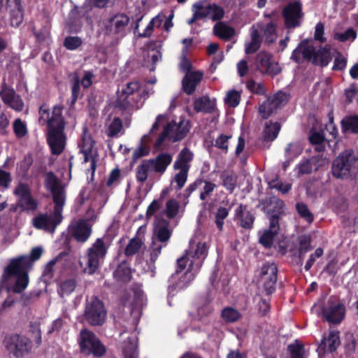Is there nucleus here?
Masks as SVG:
<instances>
[{"label": "nucleus", "instance_id": "56", "mask_svg": "<svg viewBox=\"0 0 358 358\" xmlns=\"http://www.w3.org/2000/svg\"><path fill=\"white\" fill-rule=\"evenodd\" d=\"M83 44V40L79 36H66L63 42L64 47L68 50H75Z\"/></svg>", "mask_w": 358, "mask_h": 358}, {"label": "nucleus", "instance_id": "18", "mask_svg": "<svg viewBox=\"0 0 358 358\" xmlns=\"http://www.w3.org/2000/svg\"><path fill=\"white\" fill-rule=\"evenodd\" d=\"M261 278L264 280L263 287L267 295L275 291L278 267L275 263L267 262L261 268Z\"/></svg>", "mask_w": 358, "mask_h": 358}, {"label": "nucleus", "instance_id": "19", "mask_svg": "<svg viewBox=\"0 0 358 358\" xmlns=\"http://www.w3.org/2000/svg\"><path fill=\"white\" fill-rule=\"evenodd\" d=\"M1 88L0 97L4 104L15 111H22L24 103L21 96L15 92V90L6 83H3Z\"/></svg>", "mask_w": 358, "mask_h": 358}, {"label": "nucleus", "instance_id": "4", "mask_svg": "<svg viewBox=\"0 0 358 358\" xmlns=\"http://www.w3.org/2000/svg\"><path fill=\"white\" fill-rule=\"evenodd\" d=\"M193 158V152L187 147L183 148L177 155L173 169L179 171L174 176L171 182L176 183L173 187L175 190H180L185 186Z\"/></svg>", "mask_w": 358, "mask_h": 358}, {"label": "nucleus", "instance_id": "51", "mask_svg": "<svg viewBox=\"0 0 358 358\" xmlns=\"http://www.w3.org/2000/svg\"><path fill=\"white\" fill-rule=\"evenodd\" d=\"M166 245H167L165 243L156 241L154 238L152 239V243L149 248L150 261L151 263H155L162 253V248L166 247Z\"/></svg>", "mask_w": 358, "mask_h": 358}, {"label": "nucleus", "instance_id": "41", "mask_svg": "<svg viewBox=\"0 0 358 358\" xmlns=\"http://www.w3.org/2000/svg\"><path fill=\"white\" fill-rule=\"evenodd\" d=\"M280 124L278 122L266 123L265 128L263 132V139L264 141H273L275 140L280 130Z\"/></svg>", "mask_w": 358, "mask_h": 358}, {"label": "nucleus", "instance_id": "64", "mask_svg": "<svg viewBox=\"0 0 358 358\" xmlns=\"http://www.w3.org/2000/svg\"><path fill=\"white\" fill-rule=\"evenodd\" d=\"M122 122L120 118L115 117L109 125L108 127V136L110 137H114L118 134L122 129Z\"/></svg>", "mask_w": 358, "mask_h": 358}, {"label": "nucleus", "instance_id": "50", "mask_svg": "<svg viewBox=\"0 0 358 358\" xmlns=\"http://www.w3.org/2000/svg\"><path fill=\"white\" fill-rule=\"evenodd\" d=\"M221 315L223 320L229 323L236 322L242 317L241 313L232 307L224 308Z\"/></svg>", "mask_w": 358, "mask_h": 358}, {"label": "nucleus", "instance_id": "44", "mask_svg": "<svg viewBox=\"0 0 358 358\" xmlns=\"http://www.w3.org/2000/svg\"><path fill=\"white\" fill-rule=\"evenodd\" d=\"M340 345V339L338 332H330L327 338H323L320 343V348L327 347L328 351L333 352L336 350Z\"/></svg>", "mask_w": 358, "mask_h": 358}, {"label": "nucleus", "instance_id": "15", "mask_svg": "<svg viewBox=\"0 0 358 358\" xmlns=\"http://www.w3.org/2000/svg\"><path fill=\"white\" fill-rule=\"evenodd\" d=\"M282 15L285 20V25L287 29H294L301 25V20L303 17L302 4L295 1L289 3L284 7Z\"/></svg>", "mask_w": 358, "mask_h": 358}, {"label": "nucleus", "instance_id": "59", "mask_svg": "<svg viewBox=\"0 0 358 358\" xmlns=\"http://www.w3.org/2000/svg\"><path fill=\"white\" fill-rule=\"evenodd\" d=\"M247 89L253 94L258 95H264L266 93V89L262 83H257L253 80L246 82Z\"/></svg>", "mask_w": 358, "mask_h": 358}, {"label": "nucleus", "instance_id": "14", "mask_svg": "<svg viewBox=\"0 0 358 358\" xmlns=\"http://www.w3.org/2000/svg\"><path fill=\"white\" fill-rule=\"evenodd\" d=\"M288 101L287 94L279 91L268 96L259 107V113L263 119H268L278 108H282Z\"/></svg>", "mask_w": 358, "mask_h": 358}, {"label": "nucleus", "instance_id": "36", "mask_svg": "<svg viewBox=\"0 0 358 358\" xmlns=\"http://www.w3.org/2000/svg\"><path fill=\"white\" fill-rule=\"evenodd\" d=\"M113 276L117 281L128 282L131 279V270L126 261L121 262L113 272Z\"/></svg>", "mask_w": 358, "mask_h": 358}, {"label": "nucleus", "instance_id": "6", "mask_svg": "<svg viewBox=\"0 0 358 358\" xmlns=\"http://www.w3.org/2000/svg\"><path fill=\"white\" fill-rule=\"evenodd\" d=\"M357 161L358 157L352 150H345L333 161L332 175L336 178H347L352 169L355 168Z\"/></svg>", "mask_w": 358, "mask_h": 358}, {"label": "nucleus", "instance_id": "60", "mask_svg": "<svg viewBox=\"0 0 358 358\" xmlns=\"http://www.w3.org/2000/svg\"><path fill=\"white\" fill-rule=\"evenodd\" d=\"M203 9V5L201 2L195 3L193 5V10L194 13L192 17L187 20V23L189 25L193 24L196 20L203 19L206 17V14L202 13V10Z\"/></svg>", "mask_w": 358, "mask_h": 358}, {"label": "nucleus", "instance_id": "23", "mask_svg": "<svg viewBox=\"0 0 358 358\" xmlns=\"http://www.w3.org/2000/svg\"><path fill=\"white\" fill-rule=\"evenodd\" d=\"M166 125L170 126V140L173 143L180 141L185 138L190 129L189 121L185 120L184 117H180L178 123L173 120Z\"/></svg>", "mask_w": 358, "mask_h": 358}, {"label": "nucleus", "instance_id": "11", "mask_svg": "<svg viewBox=\"0 0 358 358\" xmlns=\"http://www.w3.org/2000/svg\"><path fill=\"white\" fill-rule=\"evenodd\" d=\"M257 208H260L261 210L266 214L269 223H271L273 219V220L277 222V224H280V220L285 214V203L277 196L266 197L259 200Z\"/></svg>", "mask_w": 358, "mask_h": 358}, {"label": "nucleus", "instance_id": "52", "mask_svg": "<svg viewBox=\"0 0 358 358\" xmlns=\"http://www.w3.org/2000/svg\"><path fill=\"white\" fill-rule=\"evenodd\" d=\"M229 210L225 207L220 206L215 213V223L220 231L224 228V220L229 216Z\"/></svg>", "mask_w": 358, "mask_h": 358}, {"label": "nucleus", "instance_id": "62", "mask_svg": "<svg viewBox=\"0 0 358 358\" xmlns=\"http://www.w3.org/2000/svg\"><path fill=\"white\" fill-rule=\"evenodd\" d=\"M80 82L79 78L78 76H76L73 79V85L71 87V99L70 103L71 106H73L76 103L80 96Z\"/></svg>", "mask_w": 358, "mask_h": 358}, {"label": "nucleus", "instance_id": "47", "mask_svg": "<svg viewBox=\"0 0 358 358\" xmlns=\"http://www.w3.org/2000/svg\"><path fill=\"white\" fill-rule=\"evenodd\" d=\"M63 185L62 182L52 171H48L45 173L44 186L48 191L50 192Z\"/></svg>", "mask_w": 358, "mask_h": 358}, {"label": "nucleus", "instance_id": "13", "mask_svg": "<svg viewBox=\"0 0 358 358\" xmlns=\"http://www.w3.org/2000/svg\"><path fill=\"white\" fill-rule=\"evenodd\" d=\"M13 194L17 197L21 211H35L38 208V201L34 198L28 183L19 182L13 190Z\"/></svg>", "mask_w": 358, "mask_h": 358}, {"label": "nucleus", "instance_id": "12", "mask_svg": "<svg viewBox=\"0 0 358 358\" xmlns=\"http://www.w3.org/2000/svg\"><path fill=\"white\" fill-rule=\"evenodd\" d=\"M27 267H20V268L12 266V260L4 268L3 273V278L4 280H8L13 276H16V281L13 287V292L16 294L22 293L28 286L29 276L28 270Z\"/></svg>", "mask_w": 358, "mask_h": 358}, {"label": "nucleus", "instance_id": "26", "mask_svg": "<svg viewBox=\"0 0 358 358\" xmlns=\"http://www.w3.org/2000/svg\"><path fill=\"white\" fill-rule=\"evenodd\" d=\"M203 76V73L199 71L185 73L182 80V87L184 92L187 95L194 94L197 85L201 81Z\"/></svg>", "mask_w": 358, "mask_h": 358}, {"label": "nucleus", "instance_id": "30", "mask_svg": "<svg viewBox=\"0 0 358 358\" xmlns=\"http://www.w3.org/2000/svg\"><path fill=\"white\" fill-rule=\"evenodd\" d=\"M8 7L10 8V24L18 27L24 19L23 8L21 0H8Z\"/></svg>", "mask_w": 358, "mask_h": 358}, {"label": "nucleus", "instance_id": "35", "mask_svg": "<svg viewBox=\"0 0 358 358\" xmlns=\"http://www.w3.org/2000/svg\"><path fill=\"white\" fill-rule=\"evenodd\" d=\"M201 11L203 14H206V17L209 16L213 21L218 22L224 17L225 14L224 8L215 3H208L206 6H203Z\"/></svg>", "mask_w": 358, "mask_h": 358}, {"label": "nucleus", "instance_id": "42", "mask_svg": "<svg viewBox=\"0 0 358 358\" xmlns=\"http://www.w3.org/2000/svg\"><path fill=\"white\" fill-rule=\"evenodd\" d=\"M33 162L32 155L28 153L25 155L23 159L17 164V173L22 179L27 180L29 178V171Z\"/></svg>", "mask_w": 358, "mask_h": 358}, {"label": "nucleus", "instance_id": "2", "mask_svg": "<svg viewBox=\"0 0 358 358\" xmlns=\"http://www.w3.org/2000/svg\"><path fill=\"white\" fill-rule=\"evenodd\" d=\"M66 122L62 115V108L55 106L52 115L47 121V143L53 155H61L66 147L67 137L64 132Z\"/></svg>", "mask_w": 358, "mask_h": 358}, {"label": "nucleus", "instance_id": "7", "mask_svg": "<svg viewBox=\"0 0 358 358\" xmlns=\"http://www.w3.org/2000/svg\"><path fill=\"white\" fill-rule=\"evenodd\" d=\"M107 315L103 301L97 296H93L87 299L85 308L84 318L91 326H101L104 324Z\"/></svg>", "mask_w": 358, "mask_h": 358}, {"label": "nucleus", "instance_id": "49", "mask_svg": "<svg viewBox=\"0 0 358 358\" xmlns=\"http://www.w3.org/2000/svg\"><path fill=\"white\" fill-rule=\"evenodd\" d=\"M143 243L138 237H134L129 240L127 245L124 249V255L127 257H131L139 252Z\"/></svg>", "mask_w": 358, "mask_h": 358}, {"label": "nucleus", "instance_id": "29", "mask_svg": "<svg viewBox=\"0 0 358 358\" xmlns=\"http://www.w3.org/2000/svg\"><path fill=\"white\" fill-rule=\"evenodd\" d=\"M280 230V224H277L275 220L269 223L268 229H265L259 238V243L265 248L272 247L274 238L279 234Z\"/></svg>", "mask_w": 358, "mask_h": 358}, {"label": "nucleus", "instance_id": "33", "mask_svg": "<svg viewBox=\"0 0 358 358\" xmlns=\"http://www.w3.org/2000/svg\"><path fill=\"white\" fill-rule=\"evenodd\" d=\"M341 128L343 134H358V115L345 116L341 122Z\"/></svg>", "mask_w": 358, "mask_h": 358}, {"label": "nucleus", "instance_id": "38", "mask_svg": "<svg viewBox=\"0 0 358 358\" xmlns=\"http://www.w3.org/2000/svg\"><path fill=\"white\" fill-rule=\"evenodd\" d=\"M250 37V41L245 44V52L247 55L255 53L260 48L262 44V38L257 29H252Z\"/></svg>", "mask_w": 358, "mask_h": 358}, {"label": "nucleus", "instance_id": "5", "mask_svg": "<svg viewBox=\"0 0 358 358\" xmlns=\"http://www.w3.org/2000/svg\"><path fill=\"white\" fill-rule=\"evenodd\" d=\"M106 247L102 238H97L92 245L88 248L85 258L86 259V267L84 271L88 274H94L100 268L101 264L107 253Z\"/></svg>", "mask_w": 358, "mask_h": 358}, {"label": "nucleus", "instance_id": "24", "mask_svg": "<svg viewBox=\"0 0 358 358\" xmlns=\"http://www.w3.org/2000/svg\"><path fill=\"white\" fill-rule=\"evenodd\" d=\"M152 171L160 175L164 174L173 161V155L169 152H160L156 157L148 159Z\"/></svg>", "mask_w": 358, "mask_h": 358}, {"label": "nucleus", "instance_id": "3", "mask_svg": "<svg viewBox=\"0 0 358 358\" xmlns=\"http://www.w3.org/2000/svg\"><path fill=\"white\" fill-rule=\"evenodd\" d=\"M290 59L297 64L307 61L315 66L324 67L331 61V55L327 48L320 46L316 50L313 45H308L307 40H303L292 51Z\"/></svg>", "mask_w": 358, "mask_h": 358}, {"label": "nucleus", "instance_id": "39", "mask_svg": "<svg viewBox=\"0 0 358 358\" xmlns=\"http://www.w3.org/2000/svg\"><path fill=\"white\" fill-rule=\"evenodd\" d=\"M220 178L222 180V186L230 193L232 194L237 185V176L233 171H223Z\"/></svg>", "mask_w": 358, "mask_h": 358}, {"label": "nucleus", "instance_id": "40", "mask_svg": "<svg viewBox=\"0 0 358 358\" xmlns=\"http://www.w3.org/2000/svg\"><path fill=\"white\" fill-rule=\"evenodd\" d=\"M66 27L69 33L77 34L81 31L83 27L82 17L77 11H71Z\"/></svg>", "mask_w": 358, "mask_h": 358}, {"label": "nucleus", "instance_id": "34", "mask_svg": "<svg viewBox=\"0 0 358 358\" xmlns=\"http://www.w3.org/2000/svg\"><path fill=\"white\" fill-rule=\"evenodd\" d=\"M193 107L196 113H212L215 110V103L208 96H203L194 101Z\"/></svg>", "mask_w": 358, "mask_h": 358}, {"label": "nucleus", "instance_id": "17", "mask_svg": "<svg viewBox=\"0 0 358 358\" xmlns=\"http://www.w3.org/2000/svg\"><path fill=\"white\" fill-rule=\"evenodd\" d=\"M323 317L331 324H340L345 317V306L342 303L329 300L327 305L322 309Z\"/></svg>", "mask_w": 358, "mask_h": 358}, {"label": "nucleus", "instance_id": "27", "mask_svg": "<svg viewBox=\"0 0 358 358\" xmlns=\"http://www.w3.org/2000/svg\"><path fill=\"white\" fill-rule=\"evenodd\" d=\"M71 233L76 241L85 243L92 234V227L87 220L80 219L72 227Z\"/></svg>", "mask_w": 358, "mask_h": 358}, {"label": "nucleus", "instance_id": "31", "mask_svg": "<svg viewBox=\"0 0 358 358\" xmlns=\"http://www.w3.org/2000/svg\"><path fill=\"white\" fill-rule=\"evenodd\" d=\"M52 194V201L54 203L53 210L55 211L57 217H60L66 201V191L64 185L50 192Z\"/></svg>", "mask_w": 358, "mask_h": 358}, {"label": "nucleus", "instance_id": "1", "mask_svg": "<svg viewBox=\"0 0 358 358\" xmlns=\"http://www.w3.org/2000/svg\"><path fill=\"white\" fill-rule=\"evenodd\" d=\"M208 255V247L206 243L199 242L196 248L189 247L185 254L178 259L176 274L182 273L187 266V271L180 278L175 289H183L194 280L196 272L202 266Z\"/></svg>", "mask_w": 358, "mask_h": 358}, {"label": "nucleus", "instance_id": "61", "mask_svg": "<svg viewBox=\"0 0 358 358\" xmlns=\"http://www.w3.org/2000/svg\"><path fill=\"white\" fill-rule=\"evenodd\" d=\"M347 58L340 52H338L335 56L334 65L332 66L333 71H343L347 66Z\"/></svg>", "mask_w": 358, "mask_h": 358}, {"label": "nucleus", "instance_id": "16", "mask_svg": "<svg viewBox=\"0 0 358 358\" xmlns=\"http://www.w3.org/2000/svg\"><path fill=\"white\" fill-rule=\"evenodd\" d=\"M273 55L266 51H260L255 58V65L262 74L275 76L279 74L281 69L277 62L272 61Z\"/></svg>", "mask_w": 358, "mask_h": 358}, {"label": "nucleus", "instance_id": "54", "mask_svg": "<svg viewBox=\"0 0 358 358\" xmlns=\"http://www.w3.org/2000/svg\"><path fill=\"white\" fill-rule=\"evenodd\" d=\"M287 350L290 354V358H303L304 347L298 340L287 346Z\"/></svg>", "mask_w": 358, "mask_h": 358}, {"label": "nucleus", "instance_id": "46", "mask_svg": "<svg viewBox=\"0 0 358 358\" xmlns=\"http://www.w3.org/2000/svg\"><path fill=\"white\" fill-rule=\"evenodd\" d=\"M93 148L94 147L80 148V152L83 153L84 157V162H90V170L92 172V177H94L96 168V161L95 159L96 151L95 150L94 154Z\"/></svg>", "mask_w": 358, "mask_h": 358}, {"label": "nucleus", "instance_id": "63", "mask_svg": "<svg viewBox=\"0 0 358 358\" xmlns=\"http://www.w3.org/2000/svg\"><path fill=\"white\" fill-rule=\"evenodd\" d=\"M94 145L95 141L93 140L91 134L87 132V128L85 127L83 131L81 142L79 143L80 149L94 147Z\"/></svg>", "mask_w": 358, "mask_h": 358}, {"label": "nucleus", "instance_id": "53", "mask_svg": "<svg viewBox=\"0 0 358 358\" xmlns=\"http://www.w3.org/2000/svg\"><path fill=\"white\" fill-rule=\"evenodd\" d=\"M180 203L174 199H169L166 203L165 213L170 220L173 219L179 213Z\"/></svg>", "mask_w": 358, "mask_h": 358}, {"label": "nucleus", "instance_id": "37", "mask_svg": "<svg viewBox=\"0 0 358 358\" xmlns=\"http://www.w3.org/2000/svg\"><path fill=\"white\" fill-rule=\"evenodd\" d=\"M320 159L318 157H312L300 163L299 166V173L301 175H308L313 171H317L320 166Z\"/></svg>", "mask_w": 358, "mask_h": 358}, {"label": "nucleus", "instance_id": "32", "mask_svg": "<svg viewBox=\"0 0 358 358\" xmlns=\"http://www.w3.org/2000/svg\"><path fill=\"white\" fill-rule=\"evenodd\" d=\"M213 34L219 38L229 41L236 34V30L234 27L227 25L224 22H217L213 26Z\"/></svg>", "mask_w": 358, "mask_h": 358}, {"label": "nucleus", "instance_id": "57", "mask_svg": "<svg viewBox=\"0 0 358 358\" xmlns=\"http://www.w3.org/2000/svg\"><path fill=\"white\" fill-rule=\"evenodd\" d=\"M13 127V132L18 138L24 137L28 133L26 124L20 118L14 121Z\"/></svg>", "mask_w": 358, "mask_h": 358}, {"label": "nucleus", "instance_id": "48", "mask_svg": "<svg viewBox=\"0 0 358 358\" xmlns=\"http://www.w3.org/2000/svg\"><path fill=\"white\" fill-rule=\"evenodd\" d=\"M76 287V281L75 279H66L60 282L57 292L61 297H64L65 296L70 295L75 290Z\"/></svg>", "mask_w": 358, "mask_h": 358}, {"label": "nucleus", "instance_id": "55", "mask_svg": "<svg viewBox=\"0 0 358 358\" xmlns=\"http://www.w3.org/2000/svg\"><path fill=\"white\" fill-rule=\"evenodd\" d=\"M296 210L299 215L307 222L312 223L314 220L313 214L309 210L308 206L303 202H298L296 204Z\"/></svg>", "mask_w": 358, "mask_h": 358}, {"label": "nucleus", "instance_id": "28", "mask_svg": "<svg viewBox=\"0 0 358 358\" xmlns=\"http://www.w3.org/2000/svg\"><path fill=\"white\" fill-rule=\"evenodd\" d=\"M235 217L239 219L240 226L247 230L253 228L255 215L248 209V206L241 203L235 210Z\"/></svg>", "mask_w": 358, "mask_h": 358}, {"label": "nucleus", "instance_id": "45", "mask_svg": "<svg viewBox=\"0 0 358 358\" xmlns=\"http://www.w3.org/2000/svg\"><path fill=\"white\" fill-rule=\"evenodd\" d=\"M149 171H152V167L148 159H143L136 170V178L137 182L141 184L144 183L148 179Z\"/></svg>", "mask_w": 358, "mask_h": 358}, {"label": "nucleus", "instance_id": "25", "mask_svg": "<svg viewBox=\"0 0 358 358\" xmlns=\"http://www.w3.org/2000/svg\"><path fill=\"white\" fill-rule=\"evenodd\" d=\"M43 253V248L41 247L34 248L30 252L29 256L22 255L17 258L13 259L12 266L20 268V267H27L31 268L34 262L38 260Z\"/></svg>", "mask_w": 358, "mask_h": 358}, {"label": "nucleus", "instance_id": "43", "mask_svg": "<svg viewBox=\"0 0 358 358\" xmlns=\"http://www.w3.org/2000/svg\"><path fill=\"white\" fill-rule=\"evenodd\" d=\"M110 22L113 27L115 34L123 32L129 22V17L124 13L115 15Z\"/></svg>", "mask_w": 358, "mask_h": 358}, {"label": "nucleus", "instance_id": "22", "mask_svg": "<svg viewBox=\"0 0 358 358\" xmlns=\"http://www.w3.org/2000/svg\"><path fill=\"white\" fill-rule=\"evenodd\" d=\"M202 184H204V186L200 193L199 199L201 201H206L207 198L213 193L217 186L215 183L200 178L195 180L194 182L189 184L185 190L184 197H189L192 193L194 192Z\"/></svg>", "mask_w": 358, "mask_h": 358}, {"label": "nucleus", "instance_id": "9", "mask_svg": "<svg viewBox=\"0 0 358 358\" xmlns=\"http://www.w3.org/2000/svg\"><path fill=\"white\" fill-rule=\"evenodd\" d=\"M3 344L10 354H12L15 358H22L27 355L32 348V343L29 338L17 334L6 336Z\"/></svg>", "mask_w": 358, "mask_h": 358}, {"label": "nucleus", "instance_id": "21", "mask_svg": "<svg viewBox=\"0 0 358 358\" xmlns=\"http://www.w3.org/2000/svg\"><path fill=\"white\" fill-rule=\"evenodd\" d=\"M171 235L170 222L161 216H156L153 227V238L156 241L168 245Z\"/></svg>", "mask_w": 358, "mask_h": 358}, {"label": "nucleus", "instance_id": "20", "mask_svg": "<svg viewBox=\"0 0 358 358\" xmlns=\"http://www.w3.org/2000/svg\"><path fill=\"white\" fill-rule=\"evenodd\" d=\"M62 214L57 217L53 210L52 215L47 213H41L33 219V226L38 229H43L48 232H54L56 227L62 222Z\"/></svg>", "mask_w": 358, "mask_h": 358}, {"label": "nucleus", "instance_id": "8", "mask_svg": "<svg viewBox=\"0 0 358 358\" xmlns=\"http://www.w3.org/2000/svg\"><path fill=\"white\" fill-rule=\"evenodd\" d=\"M79 346L82 353L92 355L95 357H101L106 352V348L100 339L87 329L80 331Z\"/></svg>", "mask_w": 358, "mask_h": 358}, {"label": "nucleus", "instance_id": "58", "mask_svg": "<svg viewBox=\"0 0 358 358\" xmlns=\"http://www.w3.org/2000/svg\"><path fill=\"white\" fill-rule=\"evenodd\" d=\"M240 101L241 94L235 90H229L224 99L225 103L231 108L236 107L239 104Z\"/></svg>", "mask_w": 358, "mask_h": 358}, {"label": "nucleus", "instance_id": "10", "mask_svg": "<svg viewBox=\"0 0 358 358\" xmlns=\"http://www.w3.org/2000/svg\"><path fill=\"white\" fill-rule=\"evenodd\" d=\"M140 88L138 82H130L123 86L116 99V107L124 110L133 107L141 99Z\"/></svg>", "mask_w": 358, "mask_h": 358}]
</instances>
